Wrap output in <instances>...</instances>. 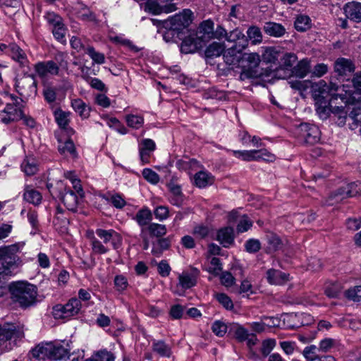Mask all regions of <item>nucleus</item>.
<instances>
[{
	"mask_svg": "<svg viewBox=\"0 0 361 361\" xmlns=\"http://www.w3.org/2000/svg\"><path fill=\"white\" fill-rule=\"evenodd\" d=\"M341 87L335 83L327 84L324 80H322L313 86L312 96L315 101L316 111L320 117L326 118L330 112L337 114L341 123H345L347 118L346 112L344 111L343 106H334V102L338 98L341 102L346 104L351 102L350 98L347 93H336L339 92Z\"/></svg>",
	"mask_w": 361,
	"mask_h": 361,
	"instance_id": "f257e3e1",
	"label": "nucleus"
},
{
	"mask_svg": "<svg viewBox=\"0 0 361 361\" xmlns=\"http://www.w3.org/2000/svg\"><path fill=\"white\" fill-rule=\"evenodd\" d=\"M243 50L239 49V46L233 45L224 51V61L233 68H241V80L258 78L261 75L259 71V55L257 53H243Z\"/></svg>",
	"mask_w": 361,
	"mask_h": 361,
	"instance_id": "f03ea898",
	"label": "nucleus"
},
{
	"mask_svg": "<svg viewBox=\"0 0 361 361\" xmlns=\"http://www.w3.org/2000/svg\"><path fill=\"white\" fill-rule=\"evenodd\" d=\"M8 290L11 299L22 308H27L36 304L37 288L27 281L12 282Z\"/></svg>",
	"mask_w": 361,
	"mask_h": 361,
	"instance_id": "7ed1b4c3",
	"label": "nucleus"
},
{
	"mask_svg": "<svg viewBox=\"0 0 361 361\" xmlns=\"http://www.w3.org/2000/svg\"><path fill=\"white\" fill-rule=\"evenodd\" d=\"M95 233L102 242L94 235L93 232L89 235L90 244L94 253L102 255L108 252L109 249L105 246L104 244L109 243H111L114 249H117L118 247L116 240H120V235L114 230L97 228L95 231Z\"/></svg>",
	"mask_w": 361,
	"mask_h": 361,
	"instance_id": "20e7f679",
	"label": "nucleus"
},
{
	"mask_svg": "<svg viewBox=\"0 0 361 361\" xmlns=\"http://www.w3.org/2000/svg\"><path fill=\"white\" fill-rule=\"evenodd\" d=\"M24 337L23 330L13 324H0V350L8 352L13 350L18 341Z\"/></svg>",
	"mask_w": 361,
	"mask_h": 361,
	"instance_id": "39448f33",
	"label": "nucleus"
},
{
	"mask_svg": "<svg viewBox=\"0 0 361 361\" xmlns=\"http://www.w3.org/2000/svg\"><path fill=\"white\" fill-rule=\"evenodd\" d=\"M191 11L185 9L182 13L176 14L171 17L166 21V26L169 28V33L174 36L176 34L177 37L182 38V35L189 33V25L192 23Z\"/></svg>",
	"mask_w": 361,
	"mask_h": 361,
	"instance_id": "423d86ee",
	"label": "nucleus"
},
{
	"mask_svg": "<svg viewBox=\"0 0 361 361\" xmlns=\"http://www.w3.org/2000/svg\"><path fill=\"white\" fill-rule=\"evenodd\" d=\"M18 252L19 246L17 244L0 247V276L12 274L19 260L17 255Z\"/></svg>",
	"mask_w": 361,
	"mask_h": 361,
	"instance_id": "0eeeda50",
	"label": "nucleus"
},
{
	"mask_svg": "<svg viewBox=\"0 0 361 361\" xmlns=\"http://www.w3.org/2000/svg\"><path fill=\"white\" fill-rule=\"evenodd\" d=\"M16 90L22 97V100H27L36 96L37 82L33 75L25 73L16 78Z\"/></svg>",
	"mask_w": 361,
	"mask_h": 361,
	"instance_id": "6e6552de",
	"label": "nucleus"
},
{
	"mask_svg": "<svg viewBox=\"0 0 361 361\" xmlns=\"http://www.w3.org/2000/svg\"><path fill=\"white\" fill-rule=\"evenodd\" d=\"M82 307L80 301L76 298H71L65 305L57 304L53 307L55 319H66L79 313Z\"/></svg>",
	"mask_w": 361,
	"mask_h": 361,
	"instance_id": "1a4fd4ad",
	"label": "nucleus"
},
{
	"mask_svg": "<svg viewBox=\"0 0 361 361\" xmlns=\"http://www.w3.org/2000/svg\"><path fill=\"white\" fill-rule=\"evenodd\" d=\"M232 153L236 158L245 161H273L275 156L265 149L252 150H233Z\"/></svg>",
	"mask_w": 361,
	"mask_h": 361,
	"instance_id": "9d476101",
	"label": "nucleus"
},
{
	"mask_svg": "<svg viewBox=\"0 0 361 361\" xmlns=\"http://www.w3.org/2000/svg\"><path fill=\"white\" fill-rule=\"evenodd\" d=\"M300 136L306 144L314 145L320 140V131L319 128L308 123H302L299 127Z\"/></svg>",
	"mask_w": 361,
	"mask_h": 361,
	"instance_id": "9b49d317",
	"label": "nucleus"
},
{
	"mask_svg": "<svg viewBox=\"0 0 361 361\" xmlns=\"http://www.w3.org/2000/svg\"><path fill=\"white\" fill-rule=\"evenodd\" d=\"M298 59L297 56L293 53H286L281 59V63L277 70V76L280 78H286L290 75L293 64Z\"/></svg>",
	"mask_w": 361,
	"mask_h": 361,
	"instance_id": "f8f14e48",
	"label": "nucleus"
},
{
	"mask_svg": "<svg viewBox=\"0 0 361 361\" xmlns=\"http://www.w3.org/2000/svg\"><path fill=\"white\" fill-rule=\"evenodd\" d=\"M34 68L41 78H44L48 75H57L59 72V64L51 60L38 62L35 64Z\"/></svg>",
	"mask_w": 361,
	"mask_h": 361,
	"instance_id": "ddd939ff",
	"label": "nucleus"
},
{
	"mask_svg": "<svg viewBox=\"0 0 361 361\" xmlns=\"http://www.w3.org/2000/svg\"><path fill=\"white\" fill-rule=\"evenodd\" d=\"M361 193V183H350L346 186L339 188L334 194V198L336 202L342 200L344 198L354 197Z\"/></svg>",
	"mask_w": 361,
	"mask_h": 361,
	"instance_id": "4468645a",
	"label": "nucleus"
},
{
	"mask_svg": "<svg viewBox=\"0 0 361 361\" xmlns=\"http://www.w3.org/2000/svg\"><path fill=\"white\" fill-rule=\"evenodd\" d=\"M8 54L13 60L16 61L20 68L30 69V62L25 51L16 44L8 45Z\"/></svg>",
	"mask_w": 361,
	"mask_h": 361,
	"instance_id": "2eb2a0df",
	"label": "nucleus"
},
{
	"mask_svg": "<svg viewBox=\"0 0 361 361\" xmlns=\"http://www.w3.org/2000/svg\"><path fill=\"white\" fill-rule=\"evenodd\" d=\"M343 11L346 18L360 23H361V2L352 1L343 6Z\"/></svg>",
	"mask_w": 361,
	"mask_h": 361,
	"instance_id": "dca6fc26",
	"label": "nucleus"
},
{
	"mask_svg": "<svg viewBox=\"0 0 361 361\" xmlns=\"http://www.w3.org/2000/svg\"><path fill=\"white\" fill-rule=\"evenodd\" d=\"M183 39L180 51L184 54L194 53L199 47H202L201 42L195 37L194 33L190 32L188 37L182 35Z\"/></svg>",
	"mask_w": 361,
	"mask_h": 361,
	"instance_id": "f3484780",
	"label": "nucleus"
},
{
	"mask_svg": "<svg viewBox=\"0 0 361 361\" xmlns=\"http://www.w3.org/2000/svg\"><path fill=\"white\" fill-rule=\"evenodd\" d=\"M334 68L338 75L343 76L354 72L355 67L350 59L341 57L335 61Z\"/></svg>",
	"mask_w": 361,
	"mask_h": 361,
	"instance_id": "a211bd4d",
	"label": "nucleus"
},
{
	"mask_svg": "<svg viewBox=\"0 0 361 361\" xmlns=\"http://www.w3.org/2000/svg\"><path fill=\"white\" fill-rule=\"evenodd\" d=\"M194 35L201 42H204L214 36V23L210 20L203 21Z\"/></svg>",
	"mask_w": 361,
	"mask_h": 361,
	"instance_id": "6ab92c4d",
	"label": "nucleus"
},
{
	"mask_svg": "<svg viewBox=\"0 0 361 361\" xmlns=\"http://www.w3.org/2000/svg\"><path fill=\"white\" fill-rule=\"evenodd\" d=\"M145 9L154 15L162 13H169L175 11L177 8L175 4H169L165 6L159 5L155 0H148L145 4Z\"/></svg>",
	"mask_w": 361,
	"mask_h": 361,
	"instance_id": "aec40b11",
	"label": "nucleus"
},
{
	"mask_svg": "<svg viewBox=\"0 0 361 361\" xmlns=\"http://www.w3.org/2000/svg\"><path fill=\"white\" fill-rule=\"evenodd\" d=\"M216 240L224 247H229L234 243V230L232 227H224L217 231Z\"/></svg>",
	"mask_w": 361,
	"mask_h": 361,
	"instance_id": "412c9836",
	"label": "nucleus"
},
{
	"mask_svg": "<svg viewBox=\"0 0 361 361\" xmlns=\"http://www.w3.org/2000/svg\"><path fill=\"white\" fill-rule=\"evenodd\" d=\"M53 348V343H40L31 350L32 356L39 360L50 359L51 350Z\"/></svg>",
	"mask_w": 361,
	"mask_h": 361,
	"instance_id": "4be33fe9",
	"label": "nucleus"
},
{
	"mask_svg": "<svg viewBox=\"0 0 361 361\" xmlns=\"http://www.w3.org/2000/svg\"><path fill=\"white\" fill-rule=\"evenodd\" d=\"M152 350L161 357L169 358L172 355L171 346L164 340H153Z\"/></svg>",
	"mask_w": 361,
	"mask_h": 361,
	"instance_id": "5701e85b",
	"label": "nucleus"
},
{
	"mask_svg": "<svg viewBox=\"0 0 361 361\" xmlns=\"http://www.w3.org/2000/svg\"><path fill=\"white\" fill-rule=\"evenodd\" d=\"M59 198L68 210H75L78 199L74 191L65 188L64 191L60 193Z\"/></svg>",
	"mask_w": 361,
	"mask_h": 361,
	"instance_id": "b1692460",
	"label": "nucleus"
},
{
	"mask_svg": "<svg viewBox=\"0 0 361 361\" xmlns=\"http://www.w3.org/2000/svg\"><path fill=\"white\" fill-rule=\"evenodd\" d=\"M226 41L234 42L235 46H239L240 49H244L247 46V38L238 28L228 32Z\"/></svg>",
	"mask_w": 361,
	"mask_h": 361,
	"instance_id": "393cba45",
	"label": "nucleus"
},
{
	"mask_svg": "<svg viewBox=\"0 0 361 361\" xmlns=\"http://www.w3.org/2000/svg\"><path fill=\"white\" fill-rule=\"evenodd\" d=\"M263 30L266 35L276 38L283 37L286 32V30L283 25L271 21L264 23Z\"/></svg>",
	"mask_w": 361,
	"mask_h": 361,
	"instance_id": "a878e982",
	"label": "nucleus"
},
{
	"mask_svg": "<svg viewBox=\"0 0 361 361\" xmlns=\"http://www.w3.org/2000/svg\"><path fill=\"white\" fill-rule=\"evenodd\" d=\"M267 279L270 284L282 285L288 281V274L271 269L267 271Z\"/></svg>",
	"mask_w": 361,
	"mask_h": 361,
	"instance_id": "bb28decb",
	"label": "nucleus"
},
{
	"mask_svg": "<svg viewBox=\"0 0 361 361\" xmlns=\"http://www.w3.org/2000/svg\"><path fill=\"white\" fill-rule=\"evenodd\" d=\"M214 181V176L206 171H199L194 176V184L200 188H203L207 185H212Z\"/></svg>",
	"mask_w": 361,
	"mask_h": 361,
	"instance_id": "cd10ccee",
	"label": "nucleus"
},
{
	"mask_svg": "<svg viewBox=\"0 0 361 361\" xmlns=\"http://www.w3.org/2000/svg\"><path fill=\"white\" fill-rule=\"evenodd\" d=\"M310 71V62L307 59H303L300 61L296 66L293 68L290 75H295L299 78H305Z\"/></svg>",
	"mask_w": 361,
	"mask_h": 361,
	"instance_id": "c85d7f7f",
	"label": "nucleus"
},
{
	"mask_svg": "<svg viewBox=\"0 0 361 361\" xmlns=\"http://www.w3.org/2000/svg\"><path fill=\"white\" fill-rule=\"evenodd\" d=\"M170 189V202L177 207H180L184 201L183 195L182 193L181 188L178 185L171 184L169 185Z\"/></svg>",
	"mask_w": 361,
	"mask_h": 361,
	"instance_id": "c756f323",
	"label": "nucleus"
},
{
	"mask_svg": "<svg viewBox=\"0 0 361 361\" xmlns=\"http://www.w3.org/2000/svg\"><path fill=\"white\" fill-rule=\"evenodd\" d=\"M23 197L25 201L35 205L39 204L42 200L41 193L30 186L25 187Z\"/></svg>",
	"mask_w": 361,
	"mask_h": 361,
	"instance_id": "7c9ffc66",
	"label": "nucleus"
},
{
	"mask_svg": "<svg viewBox=\"0 0 361 361\" xmlns=\"http://www.w3.org/2000/svg\"><path fill=\"white\" fill-rule=\"evenodd\" d=\"M71 106L80 116L87 118L90 114V108L80 98L73 99L71 100Z\"/></svg>",
	"mask_w": 361,
	"mask_h": 361,
	"instance_id": "2f4dec72",
	"label": "nucleus"
},
{
	"mask_svg": "<svg viewBox=\"0 0 361 361\" xmlns=\"http://www.w3.org/2000/svg\"><path fill=\"white\" fill-rule=\"evenodd\" d=\"M279 56L280 51L273 47H266L262 54V60L268 63H274Z\"/></svg>",
	"mask_w": 361,
	"mask_h": 361,
	"instance_id": "473e14b6",
	"label": "nucleus"
},
{
	"mask_svg": "<svg viewBox=\"0 0 361 361\" xmlns=\"http://www.w3.org/2000/svg\"><path fill=\"white\" fill-rule=\"evenodd\" d=\"M311 19L307 15H298L295 20V28L299 32H304L311 27Z\"/></svg>",
	"mask_w": 361,
	"mask_h": 361,
	"instance_id": "72a5a7b5",
	"label": "nucleus"
},
{
	"mask_svg": "<svg viewBox=\"0 0 361 361\" xmlns=\"http://www.w3.org/2000/svg\"><path fill=\"white\" fill-rule=\"evenodd\" d=\"M152 219L151 211L148 208H142L136 214L134 219L139 226H144L149 224Z\"/></svg>",
	"mask_w": 361,
	"mask_h": 361,
	"instance_id": "f704fd0d",
	"label": "nucleus"
},
{
	"mask_svg": "<svg viewBox=\"0 0 361 361\" xmlns=\"http://www.w3.org/2000/svg\"><path fill=\"white\" fill-rule=\"evenodd\" d=\"M224 52V44L220 42H214L207 47L205 56L207 58H214L219 56Z\"/></svg>",
	"mask_w": 361,
	"mask_h": 361,
	"instance_id": "c9c22d12",
	"label": "nucleus"
},
{
	"mask_svg": "<svg viewBox=\"0 0 361 361\" xmlns=\"http://www.w3.org/2000/svg\"><path fill=\"white\" fill-rule=\"evenodd\" d=\"M54 114L58 126L61 129H67L69 124L70 112H66L61 109H56L54 111Z\"/></svg>",
	"mask_w": 361,
	"mask_h": 361,
	"instance_id": "e433bc0d",
	"label": "nucleus"
},
{
	"mask_svg": "<svg viewBox=\"0 0 361 361\" xmlns=\"http://www.w3.org/2000/svg\"><path fill=\"white\" fill-rule=\"evenodd\" d=\"M58 149L61 154L66 155L69 154L73 157L76 156L74 143L70 139H68L64 142L59 140Z\"/></svg>",
	"mask_w": 361,
	"mask_h": 361,
	"instance_id": "4c0bfd02",
	"label": "nucleus"
},
{
	"mask_svg": "<svg viewBox=\"0 0 361 361\" xmlns=\"http://www.w3.org/2000/svg\"><path fill=\"white\" fill-rule=\"evenodd\" d=\"M268 243L267 250L269 252H275L282 247V242L279 237L274 233H270L267 235Z\"/></svg>",
	"mask_w": 361,
	"mask_h": 361,
	"instance_id": "58836bf2",
	"label": "nucleus"
},
{
	"mask_svg": "<svg viewBox=\"0 0 361 361\" xmlns=\"http://www.w3.org/2000/svg\"><path fill=\"white\" fill-rule=\"evenodd\" d=\"M179 284L183 288L188 289L195 286L197 283L196 276L188 273H183L179 275Z\"/></svg>",
	"mask_w": 361,
	"mask_h": 361,
	"instance_id": "ea45409f",
	"label": "nucleus"
},
{
	"mask_svg": "<svg viewBox=\"0 0 361 361\" xmlns=\"http://www.w3.org/2000/svg\"><path fill=\"white\" fill-rule=\"evenodd\" d=\"M53 348L51 350L49 360H60L68 355V350L61 345H56L53 343Z\"/></svg>",
	"mask_w": 361,
	"mask_h": 361,
	"instance_id": "a19ab883",
	"label": "nucleus"
},
{
	"mask_svg": "<svg viewBox=\"0 0 361 361\" xmlns=\"http://www.w3.org/2000/svg\"><path fill=\"white\" fill-rule=\"evenodd\" d=\"M247 35L254 44H259L262 41V33L260 28L257 26H250L247 29Z\"/></svg>",
	"mask_w": 361,
	"mask_h": 361,
	"instance_id": "79ce46f5",
	"label": "nucleus"
},
{
	"mask_svg": "<svg viewBox=\"0 0 361 361\" xmlns=\"http://www.w3.org/2000/svg\"><path fill=\"white\" fill-rule=\"evenodd\" d=\"M21 169L27 176H32L38 170L35 161L32 158L25 159L21 164Z\"/></svg>",
	"mask_w": 361,
	"mask_h": 361,
	"instance_id": "37998d69",
	"label": "nucleus"
},
{
	"mask_svg": "<svg viewBox=\"0 0 361 361\" xmlns=\"http://www.w3.org/2000/svg\"><path fill=\"white\" fill-rule=\"evenodd\" d=\"M85 52L89 55L92 61L97 64H103L105 63V56L101 52L97 51L92 46H88L85 49Z\"/></svg>",
	"mask_w": 361,
	"mask_h": 361,
	"instance_id": "c03bdc74",
	"label": "nucleus"
},
{
	"mask_svg": "<svg viewBox=\"0 0 361 361\" xmlns=\"http://www.w3.org/2000/svg\"><path fill=\"white\" fill-rule=\"evenodd\" d=\"M126 121L128 127L139 129L144 124V118L138 115L128 114L126 116Z\"/></svg>",
	"mask_w": 361,
	"mask_h": 361,
	"instance_id": "a18cd8bd",
	"label": "nucleus"
},
{
	"mask_svg": "<svg viewBox=\"0 0 361 361\" xmlns=\"http://www.w3.org/2000/svg\"><path fill=\"white\" fill-rule=\"evenodd\" d=\"M149 233L156 237H161L166 233V228L165 225L152 223L148 226Z\"/></svg>",
	"mask_w": 361,
	"mask_h": 361,
	"instance_id": "49530a36",
	"label": "nucleus"
},
{
	"mask_svg": "<svg viewBox=\"0 0 361 361\" xmlns=\"http://www.w3.org/2000/svg\"><path fill=\"white\" fill-rule=\"evenodd\" d=\"M221 270L222 264L221 263V260L217 257H212L207 268V271L214 276H218L220 274Z\"/></svg>",
	"mask_w": 361,
	"mask_h": 361,
	"instance_id": "de8ad7c7",
	"label": "nucleus"
},
{
	"mask_svg": "<svg viewBox=\"0 0 361 361\" xmlns=\"http://www.w3.org/2000/svg\"><path fill=\"white\" fill-rule=\"evenodd\" d=\"M17 114H8L4 109L0 111V121L4 123H8L11 121H18L19 118L23 117V111H16Z\"/></svg>",
	"mask_w": 361,
	"mask_h": 361,
	"instance_id": "09e8293b",
	"label": "nucleus"
},
{
	"mask_svg": "<svg viewBox=\"0 0 361 361\" xmlns=\"http://www.w3.org/2000/svg\"><path fill=\"white\" fill-rule=\"evenodd\" d=\"M192 233L197 239H204L208 236L209 233V228L205 225L199 224L193 228Z\"/></svg>",
	"mask_w": 361,
	"mask_h": 361,
	"instance_id": "8fccbe9b",
	"label": "nucleus"
},
{
	"mask_svg": "<svg viewBox=\"0 0 361 361\" xmlns=\"http://www.w3.org/2000/svg\"><path fill=\"white\" fill-rule=\"evenodd\" d=\"M78 17L84 21L92 22L94 23H97L98 22L95 14L86 7L82 8L78 12Z\"/></svg>",
	"mask_w": 361,
	"mask_h": 361,
	"instance_id": "3c124183",
	"label": "nucleus"
},
{
	"mask_svg": "<svg viewBox=\"0 0 361 361\" xmlns=\"http://www.w3.org/2000/svg\"><path fill=\"white\" fill-rule=\"evenodd\" d=\"M245 249L248 253H256L261 249V243L257 239L250 238L245 243Z\"/></svg>",
	"mask_w": 361,
	"mask_h": 361,
	"instance_id": "603ef678",
	"label": "nucleus"
},
{
	"mask_svg": "<svg viewBox=\"0 0 361 361\" xmlns=\"http://www.w3.org/2000/svg\"><path fill=\"white\" fill-rule=\"evenodd\" d=\"M83 78L92 88L99 91H107L105 84L100 79L89 76H83Z\"/></svg>",
	"mask_w": 361,
	"mask_h": 361,
	"instance_id": "864d4df0",
	"label": "nucleus"
},
{
	"mask_svg": "<svg viewBox=\"0 0 361 361\" xmlns=\"http://www.w3.org/2000/svg\"><path fill=\"white\" fill-rule=\"evenodd\" d=\"M318 347L314 345L307 346L303 350V355L309 361H314V359L319 358L317 352H319Z\"/></svg>",
	"mask_w": 361,
	"mask_h": 361,
	"instance_id": "5fc2aeb1",
	"label": "nucleus"
},
{
	"mask_svg": "<svg viewBox=\"0 0 361 361\" xmlns=\"http://www.w3.org/2000/svg\"><path fill=\"white\" fill-rule=\"evenodd\" d=\"M233 332L235 338L239 342L245 341L250 334L246 329L238 324L233 326Z\"/></svg>",
	"mask_w": 361,
	"mask_h": 361,
	"instance_id": "6e6d98bb",
	"label": "nucleus"
},
{
	"mask_svg": "<svg viewBox=\"0 0 361 361\" xmlns=\"http://www.w3.org/2000/svg\"><path fill=\"white\" fill-rule=\"evenodd\" d=\"M103 198H104L106 201L110 202L114 205V207L117 209H123L126 204L125 200L118 194L111 195L110 197L104 195Z\"/></svg>",
	"mask_w": 361,
	"mask_h": 361,
	"instance_id": "4d7b16f0",
	"label": "nucleus"
},
{
	"mask_svg": "<svg viewBox=\"0 0 361 361\" xmlns=\"http://www.w3.org/2000/svg\"><path fill=\"white\" fill-rule=\"evenodd\" d=\"M336 343L337 342L335 339L326 338L319 342L318 349L321 352L326 353L329 351L332 348L335 347Z\"/></svg>",
	"mask_w": 361,
	"mask_h": 361,
	"instance_id": "13d9d810",
	"label": "nucleus"
},
{
	"mask_svg": "<svg viewBox=\"0 0 361 361\" xmlns=\"http://www.w3.org/2000/svg\"><path fill=\"white\" fill-rule=\"evenodd\" d=\"M276 341L274 338L266 339L262 341L261 353L264 356H268L276 346Z\"/></svg>",
	"mask_w": 361,
	"mask_h": 361,
	"instance_id": "bf43d9fd",
	"label": "nucleus"
},
{
	"mask_svg": "<svg viewBox=\"0 0 361 361\" xmlns=\"http://www.w3.org/2000/svg\"><path fill=\"white\" fill-rule=\"evenodd\" d=\"M345 296L351 300L360 302L361 300V286H357L348 289L345 292Z\"/></svg>",
	"mask_w": 361,
	"mask_h": 361,
	"instance_id": "052dcab7",
	"label": "nucleus"
},
{
	"mask_svg": "<svg viewBox=\"0 0 361 361\" xmlns=\"http://www.w3.org/2000/svg\"><path fill=\"white\" fill-rule=\"evenodd\" d=\"M215 298L226 310L233 309V303L231 299L225 293H216V294H215Z\"/></svg>",
	"mask_w": 361,
	"mask_h": 361,
	"instance_id": "680f3d73",
	"label": "nucleus"
},
{
	"mask_svg": "<svg viewBox=\"0 0 361 361\" xmlns=\"http://www.w3.org/2000/svg\"><path fill=\"white\" fill-rule=\"evenodd\" d=\"M154 214L157 219L162 221L169 216V208L166 206H158L154 210Z\"/></svg>",
	"mask_w": 361,
	"mask_h": 361,
	"instance_id": "e2e57ef3",
	"label": "nucleus"
},
{
	"mask_svg": "<svg viewBox=\"0 0 361 361\" xmlns=\"http://www.w3.org/2000/svg\"><path fill=\"white\" fill-rule=\"evenodd\" d=\"M142 176L148 182L157 184L159 181V176L151 169H144Z\"/></svg>",
	"mask_w": 361,
	"mask_h": 361,
	"instance_id": "0e129e2a",
	"label": "nucleus"
},
{
	"mask_svg": "<svg viewBox=\"0 0 361 361\" xmlns=\"http://www.w3.org/2000/svg\"><path fill=\"white\" fill-rule=\"evenodd\" d=\"M212 329L217 336L222 337L227 331V326L221 321H216L213 323Z\"/></svg>",
	"mask_w": 361,
	"mask_h": 361,
	"instance_id": "69168bd1",
	"label": "nucleus"
},
{
	"mask_svg": "<svg viewBox=\"0 0 361 361\" xmlns=\"http://www.w3.org/2000/svg\"><path fill=\"white\" fill-rule=\"evenodd\" d=\"M45 19L51 27L60 25L63 23L61 16L55 13L54 12H47L44 16Z\"/></svg>",
	"mask_w": 361,
	"mask_h": 361,
	"instance_id": "338daca9",
	"label": "nucleus"
},
{
	"mask_svg": "<svg viewBox=\"0 0 361 361\" xmlns=\"http://www.w3.org/2000/svg\"><path fill=\"white\" fill-rule=\"evenodd\" d=\"M348 116L356 127L361 126V108H354Z\"/></svg>",
	"mask_w": 361,
	"mask_h": 361,
	"instance_id": "774afa93",
	"label": "nucleus"
}]
</instances>
